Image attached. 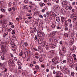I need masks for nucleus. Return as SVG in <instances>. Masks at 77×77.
<instances>
[{"mask_svg": "<svg viewBox=\"0 0 77 77\" xmlns=\"http://www.w3.org/2000/svg\"><path fill=\"white\" fill-rule=\"evenodd\" d=\"M64 30L65 31H66L68 30V27H65L64 28Z\"/></svg>", "mask_w": 77, "mask_h": 77, "instance_id": "obj_50", "label": "nucleus"}, {"mask_svg": "<svg viewBox=\"0 0 77 77\" xmlns=\"http://www.w3.org/2000/svg\"><path fill=\"white\" fill-rule=\"evenodd\" d=\"M65 69V70L64 71H65V72L66 73H68V72H69V70H68V69L66 67L64 66L63 67V69Z\"/></svg>", "mask_w": 77, "mask_h": 77, "instance_id": "obj_9", "label": "nucleus"}, {"mask_svg": "<svg viewBox=\"0 0 77 77\" xmlns=\"http://www.w3.org/2000/svg\"><path fill=\"white\" fill-rule=\"evenodd\" d=\"M73 20L75 21H77V17L73 18Z\"/></svg>", "mask_w": 77, "mask_h": 77, "instance_id": "obj_27", "label": "nucleus"}, {"mask_svg": "<svg viewBox=\"0 0 77 77\" xmlns=\"http://www.w3.org/2000/svg\"><path fill=\"white\" fill-rule=\"evenodd\" d=\"M50 46L51 48H54L56 47V45L54 43H50Z\"/></svg>", "mask_w": 77, "mask_h": 77, "instance_id": "obj_8", "label": "nucleus"}, {"mask_svg": "<svg viewBox=\"0 0 77 77\" xmlns=\"http://www.w3.org/2000/svg\"><path fill=\"white\" fill-rule=\"evenodd\" d=\"M60 75H61V72L59 71H57L56 72V75L55 77H59V76H60Z\"/></svg>", "mask_w": 77, "mask_h": 77, "instance_id": "obj_11", "label": "nucleus"}, {"mask_svg": "<svg viewBox=\"0 0 77 77\" xmlns=\"http://www.w3.org/2000/svg\"><path fill=\"white\" fill-rule=\"evenodd\" d=\"M1 48L3 51L4 52H6V50L8 49V47L7 45L5 43H3L1 47Z\"/></svg>", "mask_w": 77, "mask_h": 77, "instance_id": "obj_1", "label": "nucleus"}, {"mask_svg": "<svg viewBox=\"0 0 77 77\" xmlns=\"http://www.w3.org/2000/svg\"><path fill=\"white\" fill-rule=\"evenodd\" d=\"M76 49V48H75V46H73L72 49V51H75Z\"/></svg>", "mask_w": 77, "mask_h": 77, "instance_id": "obj_24", "label": "nucleus"}, {"mask_svg": "<svg viewBox=\"0 0 77 77\" xmlns=\"http://www.w3.org/2000/svg\"><path fill=\"white\" fill-rule=\"evenodd\" d=\"M62 51L64 53H66V48L64 46H63L62 47Z\"/></svg>", "mask_w": 77, "mask_h": 77, "instance_id": "obj_15", "label": "nucleus"}, {"mask_svg": "<svg viewBox=\"0 0 77 77\" xmlns=\"http://www.w3.org/2000/svg\"><path fill=\"white\" fill-rule=\"evenodd\" d=\"M56 34V32H53L52 33H51L50 37L52 38V37H53V36H54Z\"/></svg>", "mask_w": 77, "mask_h": 77, "instance_id": "obj_7", "label": "nucleus"}, {"mask_svg": "<svg viewBox=\"0 0 77 77\" xmlns=\"http://www.w3.org/2000/svg\"><path fill=\"white\" fill-rule=\"evenodd\" d=\"M53 1H54V2H56L57 3H59V0H53Z\"/></svg>", "mask_w": 77, "mask_h": 77, "instance_id": "obj_34", "label": "nucleus"}, {"mask_svg": "<svg viewBox=\"0 0 77 77\" xmlns=\"http://www.w3.org/2000/svg\"><path fill=\"white\" fill-rule=\"evenodd\" d=\"M44 9L45 10H46V11H47V10L48 9V8L47 7H45L44 8Z\"/></svg>", "mask_w": 77, "mask_h": 77, "instance_id": "obj_54", "label": "nucleus"}, {"mask_svg": "<svg viewBox=\"0 0 77 77\" xmlns=\"http://www.w3.org/2000/svg\"><path fill=\"white\" fill-rule=\"evenodd\" d=\"M42 39H39L38 43V44H41V43H42Z\"/></svg>", "mask_w": 77, "mask_h": 77, "instance_id": "obj_19", "label": "nucleus"}, {"mask_svg": "<svg viewBox=\"0 0 77 77\" xmlns=\"http://www.w3.org/2000/svg\"><path fill=\"white\" fill-rule=\"evenodd\" d=\"M23 50L24 51V53H26V52H27V49L26 48H24L23 49Z\"/></svg>", "mask_w": 77, "mask_h": 77, "instance_id": "obj_33", "label": "nucleus"}, {"mask_svg": "<svg viewBox=\"0 0 77 77\" xmlns=\"http://www.w3.org/2000/svg\"><path fill=\"white\" fill-rule=\"evenodd\" d=\"M56 20L57 22H59V21H60V18L59 17H56Z\"/></svg>", "mask_w": 77, "mask_h": 77, "instance_id": "obj_21", "label": "nucleus"}, {"mask_svg": "<svg viewBox=\"0 0 77 77\" xmlns=\"http://www.w3.org/2000/svg\"><path fill=\"white\" fill-rule=\"evenodd\" d=\"M39 60L41 62H42V61H43V60H42V58H41L39 59Z\"/></svg>", "mask_w": 77, "mask_h": 77, "instance_id": "obj_46", "label": "nucleus"}, {"mask_svg": "<svg viewBox=\"0 0 77 77\" xmlns=\"http://www.w3.org/2000/svg\"><path fill=\"white\" fill-rule=\"evenodd\" d=\"M50 15L52 16V17H55V16H56V14L54 12L52 11H51Z\"/></svg>", "mask_w": 77, "mask_h": 77, "instance_id": "obj_12", "label": "nucleus"}, {"mask_svg": "<svg viewBox=\"0 0 77 77\" xmlns=\"http://www.w3.org/2000/svg\"><path fill=\"white\" fill-rule=\"evenodd\" d=\"M24 45L25 46H27L28 45V44L27 42H25L24 43Z\"/></svg>", "mask_w": 77, "mask_h": 77, "instance_id": "obj_57", "label": "nucleus"}, {"mask_svg": "<svg viewBox=\"0 0 77 77\" xmlns=\"http://www.w3.org/2000/svg\"><path fill=\"white\" fill-rule=\"evenodd\" d=\"M64 36L66 38H67V37H68V33H65L64 34Z\"/></svg>", "mask_w": 77, "mask_h": 77, "instance_id": "obj_30", "label": "nucleus"}, {"mask_svg": "<svg viewBox=\"0 0 77 77\" xmlns=\"http://www.w3.org/2000/svg\"><path fill=\"white\" fill-rule=\"evenodd\" d=\"M69 27L70 29H72V24L71 23H70L69 24Z\"/></svg>", "mask_w": 77, "mask_h": 77, "instance_id": "obj_25", "label": "nucleus"}, {"mask_svg": "<svg viewBox=\"0 0 77 77\" xmlns=\"http://www.w3.org/2000/svg\"><path fill=\"white\" fill-rule=\"evenodd\" d=\"M12 30V29L11 28H10L8 29V32H11Z\"/></svg>", "mask_w": 77, "mask_h": 77, "instance_id": "obj_64", "label": "nucleus"}, {"mask_svg": "<svg viewBox=\"0 0 77 77\" xmlns=\"http://www.w3.org/2000/svg\"><path fill=\"white\" fill-rule=\"evenodd\" d=\"M71 74L72 75V76H74V72H72L71 73Z\"/></svg>", "mask_w": 77, "mask_h": 77, "instance_id": "obj_51", "label": "nucleus"}, {"mask_svg": "<svg viewBox=\"0 0 77 77\" xmlns=\"http://www.w3.org/2000/svg\"><path fill=\"white\" fill-rule=\"evenodd\" d=\"M48 5V6H50L51 5V3L50 2H48L47 3Z\"/></svg>", "mask_w": 77, "mask_h": 77, "instance_id": "obj_56", "label": "nucleus"}, {"mask_svg": "<svg viewBox=\"0 0 77 77\" xmlns=\"http://www.w3.org/2000/svg\"><path fill=\"white\" fill-rule=\"evenodd\" d=\"M51 13V11L49 12V11H48L46 12V14L47 15H50V13Z\"/></svg>", "mask_w": 77, "mask_h": 77, "instance_id": "obj_29", "label": "nucleus"}, {"mask_svg": "<svg viewBox=\"0 0 77 77\" xmlns=\"http://www.w3.org/2000/svg\"><path fill=\"white\" fill-rule=\"evenodd\" d=\"M51 27L53 29H55L56 27V26H55L54 24H52L51 26Z\"/></svg>", "mask_w": 77, "mask_h": 77, "instance_id": "obj_28", "label": "nucleus"}, {"mask_svg": "<svg viewBox=\"0 0 77 77\" xmlns=\"http://www.w3.org/2000/svg\"><path fill=\"white\" fill-rule=\"evenodd\" d=\"M46 49L47 50H48V45H46Z\"/></svg>", "mask_w": 77, "mask_h": 77, "instance_id": "obj_49", "label": "nucleus"}, {"mask_svg": "<svg viewBox=\"0 0 77 77\" xmlns=\"http://www.w3.org/2000/svg\"><path fill=\"white\" fill-rule=\"evenodd\" d=\"M55 53H56V52H55V51L54 50L50 51L49 52V54L52 56L54 55V54H55Z\"/></svg>", "mask_w": 77, "mask_h": 77, "instance_id": "obj_5", "label": "nucleus"}, {"mask_svg": "<svg viewBox=\"0 0 77 77\" xmlns=\"http://www.w3.org/2000/svg\"><path fill=\"white\" fill-rule=\"evenodd\" d=\"M61 20L62 22H64L65 21V17H62L61 18Z\"/></svg>", "mask_w": 77, "mask_h": 77, "instance_id": "obj_17", "label": "nucleus"}, {"mask_svg": "<svg viewBox=\"0 0 77 77\" xmlns=\"http://www.w3.org/2000/svg\"><path fill=\"white\" fill-rule=\"evenodd\" d=\"M4 17V15L1 14H0V18H3Z\"/></svg>", "mask_w": 77, "mask_h": 77, "instance_id": "obj_32", "label": "nucleus"}, {"mask_svg": "<svg viewBox=\"0 0 77 77\" xmlns=\"http://www.w3.org/2000/svg\"><path fill=\"white\" fill-rule=\"evenodd\" d=\"M35 67L36 69V71H38L39 69V66L38 65H36L35 66Z\"/></svg>", "mask_w": 77, "mask_h": 77, "instance_id": "obj_31", "label": "nucleus"}, {"mask_svg": "<svg viewBox=\"0 0 77 77\" xmlns=\"http://www.w3.org/2000/svg\"><path fill=\"white\" fill-rule=\"evenodd\" d=\"M8 63L9 65H12L13 66H14V65H15V63H14V62L13 60H9L8 61Z\"/></svg>", "mask_w": 77, "mask_h": 77, "instance_id": "obj_3", "label": "nucleus"}, {"mask_svg": "<svg viewBox=\"0 0 77 77\" xmlns=\"http://www.w3.org/2000/svg\"><path fill=\"white\" fill-rule=\"evenodd\" d=\"M39 17H40V18H43V16L41 15V14H40L39 15Z\"/></svg>", "mask_w": 77, "mask_h": 77, "instance_id": "obj_52", "label": "nucleus"}, {"mask_svg": "<svg viewBox=\"0 0 77 77\" xmlns=\"http://www.w3.org/2000/svg\"><path fill=\"white\" fill-rule=\"evenodd\" d=\"M45 11L44 9H43L42 10V12H43V13H44V12H45Z\"/></svg>", "mask_w": 77, "mask_h": 77, "instance_id": "obj_58", "label": "nucleus"}, {"mask_svg": "<svg viewBox=\"0 0 77 77\" xmlns=\"http://www.w3.org/2000/svg\"><path fill=\"white\" fill-rule=\"evenodd\" d=\"M35 57L36 59H39V56H38L35 55Z\"/></svg>", "mask_w": 77, "mask_h": 77, "instance_id": "obj_55", "label": "nucleus"}, {"mask_svg": "<svg viewBox=\"0 0 77 77\" xmlns=\"http://www.w3.org/2000/svg\"><path fill=\"white\" fill-rule=\"evenodd\" d=\"M8 71V69H5L3 71L4 72H6V71Z\"/></svg>", "mask_w": 77, "mask_h": 77, "instance_id": "obj_60", "label": "nucleus"}, {"mask_svg": "<svg viewBox=\"0 0 77 77\" xmlns=\"http://www.w3.org/2000/svg\"><path fill=\"white\" fill-rule=\"evenodd\" d=\"M39 5L41 7H43V6H45V4L42 3V2H40Z\"/></svg>", "mask_w": 77, "mask_h": 77, "instance_id": "obj_13", "label": "nucleus"}, {"mask_svg": "<svg viewBox=\"0 0 77 77\" xmlns=\"http://www.w3.org/2000/svg\"><path fill=\"white\" fill-rule=\"evenodd\" d=\"M11 5H12V3L11 2H10L8 3V6L9 7H11Z\"/></svg>", "mask_w": 77, "mask_h": 77, "instance_id": "obj_45", "label": "nucleus"}, {"mask_svg": "<svg viewBox=\"0 0 77 77\" xmlns=\"http://www.w3.org/2000/svg\"><path fill=\"white\" fill-rule=\"evenodd\" d=\"M19 55L20 56H22L23 55V53L22 52H20Z\"/></svg>", "mask_w": 77, "mask_h": 77, "instance_id": "obj_39", "label": "nucleus"}, {"mask_svg": "<svg viewBox=\"0 0 77 77\" xmlns=\"http://www.w3.org/2000/svg\"><path fill=\"white\" fill-rule=\"evenodd\" d=\"M67 21L69 23H71V20L70 19H68L67 20Z\"/></svg>", "mask_w": 77, "mask_h": 77, "instance_id": "obj_42", "label": "nucleus"}, {"mask_svg": "<svg viewBox=\"0 0 77 77\" xmlns=\"http://www.w3.org/2000/svg\"><path fill=\"white\" fill-rule=\"evenodd\" d=\"M1 58L2 60H6V58H5V57L4 56V55H2L1 56Z\"/></svg>", "mask_w": 77, "mask_h": 77, "instance_id": "obj_23", "label": "nucleus"}, {"mask_svg": "<svg viewBox=\"0 0 77 77\" xmlns=\"http://www.w3.org/2000/svg\"><path fill=\"white\" fill-rule=\"evenodd\" d=\"M9 24L10 26H11V25H12V24H13V23L11 22H9Z\"/></svg>", "mask_w": 77, "mask_h": 77, "instance_id": "obj_48", "label": "nucleus"}, {"mask_svg": "<svg viewBox=\"0 0 77 77\" xmlns=\"http://www.w3.org/2000/svg\"><path fill=\"white\" fill-rule=\"evenodd\" d=\"M61 7L60 6H59L58 5H56L55 7V10H57V11H58L60 9Z\"/></svg>", "mask_w": 77, "mask_h": 77, "instance_id": "obj_6", "label": "nucleus"}, {"mask_svg": "<svg viewBox=\"0 0 77 77\" xmlns=\"http://www.w3.org/2000/svg\"><path fill=\"white\" fill-rule=\"evenodd\" d=\"M5 64H6V63H3V64L2 65V68H3V69H5Z\"/></svg>", "mask_w": 77, "mask_h": 77, "instance_id": "obj_18", "label": "nucleus"}, {"mask_svg": "<svg viewBox=\"0 0 77 77\" xmlns=\"http://www.w3.org/2000/svg\"><path fill=\"white\" fill-rule=\"evenodd\" d=\"M14 60H16V61H17V60L18 59H17V58L16 57H14Z\"/></svg>", "mask_w": 77, "mask_h": 77, "instance_id": "obj_63", "label": "nucleus"}, {"mask_svg": "<svg viewBox=\"0 0 77 77\" xmlns=\"http://www.w3.org/2000/svg\"><path fill=\"white\" fill-rule=\"evenodd\" d=\"M64 26L65 27H68V22L65 21L64 23Z\"/></svg>", "mask_w": 77, "mask_h": 77, "instance_id": "obj_16", "label": "nucleus"}, {"mask_svg": "<svg viewBox=\"0 0 77 77\" xmlns=\"http://www.w3.org/2000/svg\"><path fill=\"white\" fill-rule=\"evenodd\" d=\"M14 39H11V42L12 43H13V42H14Z\"/></svg>", "mask_w": 77, "mask_h": 77, "instance_id": "obj_62", "label": "nucleus"}, {"mask_svg": "<svg viewBox=\"0 0 77 77\" xmlns=\"http://www.w3.org/2000/svg\"><path fill=\"white\" fill-rule=\"evenodd\" d=\"M12 38H14V39H16L17 38L15 35H13L12 36Z\"/></svg>", "mask_w": 77, "mask_h": 77, "instance_id": "obj_53", "label": "nucleus"}, {"mask_svg": "<svg viewBox=\"0 0 77 77\" xmlns=\"http://www.w3.org/2000/svg\"><path fill=\"white\" fill-rule=\"evenodd\" d=\"M38 49L39 53H42L43 51V50H42V47L41 46H39L38 48Z\"/></svg>", "mask_w": 77, "mask_h": 77, "instance_id": "obj_10", "label": "nucleus"}, {"mask_svg": "<svg viewBox=\"0 0 77 77\" xmlns=\"http://www.w3.org/2000/svg\"><path fill=\"white\" fill-rule=\"evenodd\" d=\"M65 9H66V10H68V9H69V6L68 5H66V6Z\"/></svg>", "mask_w": 77, "mask_h": 77, "instance_id": "obj_44", "label": "nucleus"}, {"mask_svg": "<svg viewBox=\"0 0 77 77\" xmlns=\"http://www.w3.org/2000/svg\"><path fill=\"white\" fill-rule=\"evenodd\" d=\"M34 15H35V16H38L39 15V13H38V12L35 11L34 12Z\"/></svg>", "mask_w": 77, "mask_h": 77, "instance_id": "obj_20", "label": "nucleus"}, {"mask_svg": "<svg viewBox=\"0 0 77 77\" xmlns=\"http://www.w3.org/2000/svg\"><path fill=\"white\" fill-rule=\"evenodd\" d=\"M74 39H72L71 40V42L69 43V45L70 46H71L73 44V42H74Z\"/></svg>", "mask_w": 77, "mask_h": 77, "instance_id": "obj_14", "label": "nucleus"}, {"mask_svg": "<svg viewBox=\"0 0 77 77\" xmlns=\"http://www.w3.org/2000/svg\"><path fill=\"white\" fill-rule=\"evenodd\" d=\"M22 57H23V59H25V58H26V55L25 54H23V55H22Z\"/></svg>", "mask_w": 77, "mask_h": 77, "instance_id": "obj_38", "label": "nucleus"}, {"mask_svg": "<svg viewBox=\"0 0 77 77\" xmlns=\"http://www.w3.org/2000/svg\"><path fill=\"white\" fill-rule=\"evenodd\" d=\"M72 9V7H71V6L69 7V10H71V9Z\"/></svg>", "mask_w": 77, "mask_h": 77, "instance_id": "obj_61", "label": "nucleus"}, {"mask_svg": "<svg viewBox=\"0 0 77 77\" xmlns=\"http://www.w3.org/2000/svg\"><path fill=\"white\" fill-rule=\"evenodd\" d=\"M37 34L38 36V37H42L43 36V32L40 30H38V31Z\"/></svg>", "mask_w": 77, "mask_h": 77, "instance_id": "obj_2", "label": "nucleus"}, {"mask_svg": "<svg viewBox=\"0 0 77 77\" xmlns=\"http://www.w3.org/2000/svg\"><path fill=\"white\" fill-rule=\"evenodd\" d=\"M17 63L19 65L21 66L22 65V63H21L20 62H18Z\"/></svg>", "mask_w": 77, "mask_h": 77, "instance_id": "obj_41", "label": "nucleus"}, {"mask_svg": "<svg viewBox=\"0 0 77 77\" xmlns=\"http://www.w3.org/2000/svg\"><path fill=\"white\" fill-rule=\"evenodd\" d=\"M14 46H15V44H12L11 45V48H12V47H14Z\"/></svg>", "mask_w": 77, "mask_h": 77, "instance_id": "obj_37", "label": "nucleus"}, {"mask_svg": "<svg viewBox=\"0 0 77 77\" xmlns=\"http://www.w3.org/2000/svg\"><path fill=\"white\" fill-rule=\"evenodd\" d=\"M1 11H2L3 12H5V10L4 9H1Z\"/></svg>", "mask_w": 77, "mask_h": 77, "instance_id": "obj_47", "label": "nucleus"}, {"mask_svg": "<svg viewBox=\"0 0 77 77\" xmlns=\"http://www.w3.org/2000/svg\"><path fill=\"white\" fill-rule=\"evenodd\" d=\"M30 33H33V29H30Z\"/></svg>", "mask_w": 77, "mask_h": 77, "instance_id": "obj_43", "label": "nucleus"}, {"mask_svg": "<svg viewBox=\"0 0 77 77\" xmlns=\"http://www.w3.org/2000/svg\"><path fill=\"white\" fill-rule=\"evenodd\" d=\"M12 50L13 51H16L17 50V48L14 46L12 48Z\"/></svg>", "mask_w": 77, "mask_h": 77, "instance_id": "obj_22", "label": "nucleus"}, {"mask_svg": "<svg viewBox=\"0 0 77 77\" xmlns=\"http://www.w3.org/2000/svg\"><path fill=\"white\" fill-rule=\"evenodd\" d=\"M63 6V8H65L67 6V1L65 0L62 2Z\"/></svg>", "mask_w": 77, "mask_h": 77, "instance_id": "obj_4", "label": "nucleus"}, {"mask_svg": "<svg viewBox=\"0 0 77 77\" xmlns=\"http://www.w3.org/2000/svg\"><path fill=\"white\" fill-rule=\"evenodd\" d=\"M40 39L41 38H39L38 37V36L37 35H35V39Z\"/></svg>", "mask_w": 77, "mask_h": 77, "instance_id": "obj_36", "label": "nucleus"}, {"mask_svg": "<svg viewBox=\"0 0 77 77\" xmlns=\"http://www.w3.org/2000/svg\"><path fill=\"white\" fill-rule=\"evenodd\" d=\"M11 33L12 35H14V34H15V30H12Z\"/></svg>", "mask_w": 77, "mask_h": 77, "instance_id": "obj_26", "label": "nucleus"}, {"mask_svg": "<svg viewBox=\"0 0 77 77\" xmlns=\"http://www.w3.org/2000/svg\"><path fill=\"white\" fill-rule=\"evenodd\" d=\"M73 18H74L75 17H77V15L75 13H74L73 15Z\"/></svg>", "mask_w": 77, "mask_h": 77, "instance_id": "obj_40", "label": "nucleus"}, {"mask_svg": "<svg viewBox=\"0 0 77 77\" xmlns=\"http://www.w3.org/2000/svg\"><path fill=\"white\" fill-rule=\"evenodd\" d=\"M53 39H50L49 40V41L50 42H53Z\"/></svg>", "mask_w": 77, "mask_h": 77, "instance_id": "obj_35", "label": "nucleus"}, {"mask_svg": "<svg viewBox=\"0 0 77 77\" xmlns=\"http://www.w3.org/2000/svg\"><path fill=\"white\" fill-rule=\"evenodd\" d=\"M33 31H34V32H36V31H37L36 28H34L33 30Z\"/></svg>", "mask_w": 77, "mask_h": 77, "instance_id": "obj_59", "label": "nucleus"}]
</instances>
